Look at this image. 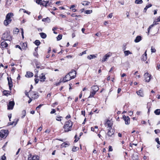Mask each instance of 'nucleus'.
<instances>
[{"label":"nucleus","instance_id":"47","mask_svg":"<svg viewBox=\"0 0 160 160\" xmlns=\"http://www.w3.org/2000/svg\"><path fill=\"white\" fill-rule=\"evenodd\" d=\"M154 132L155 134L158 135L159 133H160V129H157L154 130Z\"/></svg>","mask_w":160,"mask_h":160},{"label":"nucleus","instance_id":"14","mask_svg":"<svg viewBox=\"0 0 160 160\" xmlns=\"http://www.w3.org/2000/svg\"><path fill=\"white\" fill-rule=\"evenodd\" d=\"M7 80L8 82V85L9 86V88L10 91H11L12 90V88L13 87V84H12V79L10 78V81L9 80V78L7 77Z\"/></svg>","mask_w":160,"mask_h":160},{"label":"nucleus","instance_id":"26","mask_svg":"<svg viewBox=\"0 0 160 160\" xmlns=\"http://www.w3.org/2000/svg\"><path fill=\"white\" fill-rule=\"evenodd\" d=\"M39 34L42 38L44 39L47 37L46 34L44 32H40Z\"/></svg>","mask_w":160,"mask_h":160},{"label":"nucleus","instance_id":"39","mask_svg":"<svg viewBox=\"0 0 160 160\" xmlns=\"http://www.w3.org/2000/svg\"><path fill=\"white\" fill-rule=\"evenodd\" d=\"M156 24V23H155V21L153 22V23L150 25L149 27L148 28V33H149L150 31V28H151L154 25Z\"/></svg>","mask_w":160,"mask_h":160},{"label":"nucleus","instance_id":"16","mask_svg":"<svg viewBox=\"0 0 160 160\" xmlns=\"http://www.w3.org/2000/svg\"><path fill=\"white\" fill-rule=\"evenodd\" d=\"M39 78L40 79V81L42 82H44L46 79V77L44 73H42L40 75Z\"/></svg>","mask_w":160,"mask_h":160},{"label":"nucleus","instance_id":"35","mask_svg":"<svg viewBox=\"0 0 160 160\" xmlns=\"http://www.w3.org/2000/svg\"><path fill=\"white\" fill-rule=\"evenodd\" d=\"M79 149V148L78 147L73 146L72 147V152H75L78 150Z\"/></svg>","mask_w":160,"mask_h":160},{"label":"nucleus","instance_id":"1","mask_svg":"<svg viewBox=\"0 0 160 160\" xmlns=\"http://www.w3.org/2000/svg\"><path fill=\"white\" fill-rule=\"evenodd\" d=\"M76 71L75 70H72L66 75L64 77L62 81H61V82H68L71 80V79H74L76 77Z\"/></svg>","mask_w":160,"mask_h":160},{"label":"nucleus","instance_id":"42","mask_svg":"<svg viewBox=\"0 0 160 160\" xmlns=\"http://www.w3.org/2000/svg\"><path fill=\"white\" fill-rule=\"evenodd\" d=\"M71 16L72 17H81V15H76L75 13H73L71 15Z\"/></svg>","mask_w":160,"mask_h":160},{"label":"nucleus","instance_id":"10","mask_svg":"<svg viewBox=\"0 0 160 160\" xmlns=\"http://www.w3.org/2000/svg\"><path fill=\"white\" fill-rule=\"evenodd\" d=\"M20 45L21 46L22 51L23 50L25 51L28 48L27 42H21L20 43Z\"/></svg>","mask_w":160,"mask_h":160},{"label":"nucleus","instance_id":"5","mask_svg":"<svg viewBox=\"0 0 160 160\" xmlns=\"http://www.w3.org/2000/svg\"><path fill=\"white\" fill-rule=\"evenodd\" d=\"M113 124V122L111 120H110L106 119L104 120V125L105 127H107V128H108L112 129Z\"/></svg>","mask_w":160,"mask_h":160},{"label":"nucleus","instance_id":"4","mask_svg":"<svg viewBox=\"0 0 160 160\" xmlns=\"http://www.w3.org/2000/svg\"><path fill=\"white\" fill-rule=\"evenodd\" d=\"M13 14L11 12L8 13L5 19L3 22L5 26H7L12 21L11 17L13 16Z\"/></svg>","mask_w":160,"mask_h":160},{"label":"nucleus","instance_id":"30","mask_svg":"<svg viewBox=\"0 0 160 160\" xmlns=\"http://www.w3.org/2000/svg\"><path fill=\"white\" fill-rule=\"evenodd\" d=\"M90 3V2L87 1H83L82 2V5L85 6L88 5Z\"/></svg>","mask_w":160,"mask_h":160},{"label":"nucleus","instance_id":"43","mask_svg":"<svg viewBox=\"0 0 160 160\" xmlns=\"http://www.w3.org/2000/svg\"><path fill=\"white\" fill-rule=\"evenodd\" d=\"M42 129V125H41V126L39 127L37 130V132H40Z\"/></svg>","mask_w":160,"mask_h":160},{"label":"nucleus","instance_id":"15","mask_svg":"<svg viewBox=\"0 0 160 160\" xmlns=\"http://www.w3.org/2000/svg\"><path fill=\"white\" fill-rule=\"evenodd\" d=\"M112 55V53L110 52H108L104 56L102 59V62H104Z\"/></svg>","mask_w":160,"mask_h":160},{"label":"nucleus","instance_id":"54","mask_svg":"<svg viewBox=\"0 0 160 160\" xmlns=\"http://www.w3.org/2000/svg\"><path fill=\"white\" fill-rule=\"evenodd\" d=\"M151 52L152 53L155 52H156V50L152 46L151 47Z\"/></svg>","mask_w":160,"mask_h":160},{"label":"nucleus","instance_id":"40","mask_svg":"<svg viewBox=\"0 0 160 160\" xmlns=\"http://www.w3.org/2000/svg\"><path fill=\"white\" fill-rule=\"evenodd\" d=\"M35 65L36 68H39L40 67V66H41L40 63L38 62H35Z\"/></svg>","mask_w":160,"mask_h":160},{"label":"nucleus","instance_id":"48","mask_svg":"<svg viewBox=\"0 0 160 160\" xmlns=\"http://www.w3.org/2000/svg\"><path fill=\"white\" fill-rule=\"evenodd\" d=\"M33 55L36 58H38L39 55H38V52H33Z\"/></svg>","mask_w":160,"mask_h":160},{"label":"nucleus","instance_id":"27","mask_svg":"<svg viewBox=\"0 0 160 160\" xmlns=\"http://www.w3.org/2000/svg\"><path fill=\"white\" fill-rule=\"evenodd\" d=\"M141 40V37L140 36H137L136 39H135L134 41L136 42H139Z\"/></svg>","mask_w":160,"mask_h":160},{"label":"nucleus","instance_id":"50","mask_svg":"<svg viewBox=\"0 0 160 160\" xmlns=\"http://www.w3.org/2000/svg\"><path fill=\"white\" fill-rule=\"evenodd\" d=\"M62 117H57L56 118V119L57 121H61Z\"/></svg>","mask_w":160,"mask_h":160},{"label":"nucleus","instance_id":"3","mask_svg":"<svg viewBox=\"0 0 160 160\" xmlns=\"http://www.w3.org/2000/svg\"><path fill=\"white\" fill-rule=\"evenodd\" d=\"M1 38L4 41H11L12 38V37L10 35V31L9 30L6 31L2 35Z\"/></svg>","mask_w":160,"mask_h":160},{"label":"nucleus","instance_id":"29","mask_svg":"<svg viewBox=\"0 0 160 160\" xmlns=\"http://www.w3.org/2000/svg\"><path fill=\"white\" fill-rule=\"evenodd\" d=\"M133 160H138V156L137 154H133L132 157Z\"/></svg>","mask_w":160,"mask_h":160},{"label":"nucleus","instance_id":"59","mask_svg":"<svg viewBox=\"0 0 160 160\" xmlns=\"http://www.w3.org/2000/svg\"><path fill=\"white\" fill-rule=\"evenodd\" d=\"M43 105V104H40L38 106L36 107V110H38V109H40Z\"/></svg>","mask_w":160,"mask_h":160},{"label":"nucleus","instance_id":"25","mask_svg":"<svg viewBox=\"0 0 160 160\" xmlns=\"http://www.w3.org/2000/svg\"><path fill=\"white\" fill-rule=\"evenodd\" d=\"M97 55H88L87 57V58L88 59L90 60L93 58H94L97 57Z\"/></svg>","mask_w":160,"mask_h":160},{"label":"nucleus","instance_id":"36","mask_svg":"<svg viewBox=\"0 0 160 160\" xmlns=\"http://www.w3.org/2000/svg\"><path fill=\"white\" fill-rule=\"evenodd\" d=\"M32 160H40L38 156L36 155H33V156Z\"/></svg>","mask_w":160,"mask_h":160},{"label":"nucleus","instance_id":"55","mask_svg":"<svg viewBox=\"0 0 160 160\" xmlns=\"http://www.w3.org/2000/svg\"><path fill=\"white\" fill-rule=\"evenodd\" d=\"M5 154H4V155H3L2 156L1 158V160H6V157L5 156Z\"/></svg>","mask_w":160,"mask_h":160},{"label":"nucleus","instance_id":"33","mask_svg":"<svg viewBox=\"0 0 160 160\" xmlns=\"http://www.w3.org/2000/svg\"><path fill=\"white\" fill-rule=\"evenodd\" d=\"M134 75H135V78H140L139 73L138 71H136L134 72Z\"/></svg>","mask_w":160,"mask_h":160},{"label":"nucleus","instance_id":"51","mask_svg":"<svg viewBox=\"0 0 160 160\" xmlns=\"http://www.w3.org/2000/svg\"><path fill=\"white\" fill-rule=\"evenodd\" d=\"M18 121H19V119H17L16 120V121L12 122V123H11V124L12 125L14 123V125H15L17 124V122H18Z\"/></svg>","mask_w":160,"mask_h":160},{"label":"nucleus","instance_id":"34","mask_svg":"<svg viewBox=\"0 0 160 160\" xmlns=\"http://www.w3.org/2000/svg\"><path fill=\"white\" fill-rule=\"evenodd\" d=\"M152 104L151 102H148L147 104V108L148 110H150Z\"/></svg>","mask_w":160,"mask_h":160},{"label":"nucleus","instance_id":"18","mask_svg":"<svg viewBox=\"0 0 160 160\" xmlns=\"http://www.w3.org/2000/svg\"><path fill=\"white\" fill-rule=\"evenodd\" d=\"M147 51H146L142 55L141 59L143 61H145L147 60Z\"/></svg>","mask_w":160,"mask_h":160},{"label":"nucleus","instance_id":"64","mask_svg":"<svg viewBox=\"0 0 160 160\" xmlns=\"http://www.w3.org/2000/svg\"><path fill=\"white\" fill-rule=\"evenodd\" d=\"M112 16V13H110L107 16V18H111Z\"/></svg>","mask_w":160,"mask_h":160},{"label":"nucleus","instance_id":"31","mask_svg":"<svg viewBox=\"0 0 160 160\" xmlns=\"http://www.w3.org/2000/svg\"><path fill=\"white\" fill-rule=\"evenodd\" d=\"M42 21L44 22H47L48 23L50 21V19L48 17H47L46 18H43L42 19Z\"/></svg>","mask_w":160,"mask_h":160},{"label":"nucleus","instance_id":"63","mask_svg":"<svg viewBox=\"0 0 160 160\" xmlns=\"http://www.w3.org/2000/svg\"><path fill=\"white\" fill-rule=\"evenodd\" d=\"M28 97L29 98V100L28 101V103H30L32 101V100L33 99L32 98H31L30 97V96L28 95Z\"/></svg>","mask_w":160,"mask_h":160},{"label":"nucleus","instance_id":"9","mask_svg":"<svg viewBox=\"0 0 160 160\" xmlns=\"http://www.w3.org/2000/svg\"><path fill=\"white\" fill-rule=\"evenodd\" d=\"M144 77L145 82H149L152 78V75L148 72L144 74Z\"/></svg>","mask_w":160,"mask_h":160},{"label":"nucleus","instance_id":"53","mask_svg":"<svg viewBox=\"0 0 160 160\" xmlns=\"http://www.w3.org/2000/svg\"><path fill=\"white\" fill-rule=\"evenodd\" d=\"M77 135H76L74 137V138H75V140H74V142H78V141L79 140V138H77Z\"/></svg>","mask_w":160,"mask_h":160},{"label":"nucleus","instance_id":"13","mask_svg":"<svg viewBox=\"0 0 160 160\" xmlns=\"http://www.w3.org/2000/svg\"><path fill=\"white\" fill-rule=\"evenodd\" d=\"M15 103L14 101L9 102L8 104V110H12L13 109Z\"/></svg>","mask_w":160,"mask_h":160},{"label":"nucleus","instance_id":"60","mask_svg":"<svg viewBox=\"0 0 160 160\" xmlns=\"http://www.w3.org/2000/svg\"><path fill=\"white\" fill-rule=\"evenodd\" d=\"M22 10L23 11V12L24 13H28V11H27L25 9H22V8L20 9L19 10V11H21Z\"/></svg>","mask_w":160,"mask_h":160},{"label":"nucleus","instance_id":"38","mask_svg":"<svg viewBox=\"0 0 160 160\" xmlns=\"http://www.w3.org/2000/svg\"><path fill=\"white\" fill-rule=\"evenodd\" d=\"M135 3L137 4H140L143 3V1L142 0H136Z\"/></svg>","mask_w":160,"mask_h":160},{"label":"nucleus","instance_id":"49","mask_svg":"<svg viewBox=\"0 0 160 160\" xmlns=\"http://www.w3.org/2000/svg\"><path fill=\"white\" fill-rule=\"evenodd\" d=\"M92 10H87L85 11V13L86 14H89L92 12Z\"/></svg>","mask_w":160,"mask_h":160},{"label":"nucleus","instance_id":"11","mask_svg":"<svg viewBox=\"0 0 160 160\" xmlns=\"http://www.w3.org/2000/svg\"><path fill=\"white\" fill-rule=\"evenodd\" d=\"M122 118L125 122V123L126 124L128 125L130 123V118L128 116H126L123 115L122 116Z\"/></svg>","mask_w":160,"mask_h":160},{"label":"nucleus","instance_id":"12","mask_svg":"<svg viewBox=\"0 0 160 160\" xmlns=\"http://www.w3.org/2000/svg\"><path fill=\"white\" fill-rule=\"evenodd\" d=\"M1 46V48L3 50L5 48L7 49V48L8 46V44L5 41L1 42L0 44Z\"/></svg>","mask_w":160,"mask_h":160},{"label":"nucleus","instance_id":"62","mask_svg":"<svg viewBox=\"0 0 160 160\" xmlns=\"http://www.w3.org/2000/svg\"><path fill=\"white\" fill-rule=\"evenodd\" d=\"M113 150V149L112 148V147L111 146H109V149H108V151L109 152H112Z\"/></svg>","mask_w":160,"mask_h":160},{"label":"nucleus","instance_id":"7","mask_svg":"<svg viewBox=\"0 0 160 160\" xmlns=\"http://www.w3.org/2000/svg\"><path fill=\"white\" fill-rule=\"evenodd\" d=\"M8 130L2 129L0 131V137L2 138H5L8 134Z\"/></svg>","mask_w":160,"mask_h":160},{"label":"nucleus","instance_id":"46","mask_svg":"<svg viewBox=\"0 0 160 160\" xmlns=\"http://www.w3.org/2000/svg\"><path fill=\"white\" fill-rule=\"evenodd\" d=\"M124 54L125 55V56H128L129 54H130L131 53V52H130L129 51H125L124 52Z\"/></svg>","mask_w":160,"mask_h":160},{"label":"nucleus","instance_id":"2","mask_svg":"<svg viewBox=\"0 0 160 160\" xmlns=\"http://www.w3.org/2000/svg\"><path fill=\"white\" fill-rule=\"evenodd\" d=\"M73 122L71 120H69L65 122L63 127L64 131L65 132H68L72 129Z\"/></svg>","mask_w":160,"mask_h":160},{"label":"nucleus","instance_id":"6","mask_svg":"<svg viewBox=\"0 0 160 160\" xmlns=\"http://www.w3.org/2000/svg\"><path fill=\"white\" fill-rule=\"evenodd\" d=\"M29 92V96L31 98H32L33 99H35L38 98L39 97L38 92H36L32 91L31 90H30Z\"/></svg>","mask_w":160,"mask_h":160},{"label":"nucleus","instance_id":"57","mask_svg":"<svg viewBox=\"0 0 160 160\" xmlns=\"http://www.w3.org/2000/svg\"><path fill=\"white\" fill-rule=\"evenodd\" d=\"M155 141L159 145H160V142L159 141V139L158 138H157L155 139Z\"/></svg>","mask_w":160,"mask_h":160},{"label":"nucleus","instance_id":"37","mask_svg":"<svg viewBox=\"0 0 160 160\" xmlns=\"http://www.w3.org/2000/svg\"><path fill=\"white\" fill-rule=\"evenodd\" d=\"M34 44L37 46H39L41 43V42L39 40H36L34 42Z\"/></svg>","mask_w":160,"mask_h":160},{"label":"nucleus","instance_id":"17","mask_svg":"<svg viewBox=\"0 0 160 160\" xmlns=\"http://www.w3.org/2000/svg\"><path fill=\"white\" fill-rule=\"evenodd\" d=\"M137 94L139 96L143 97L144 96V93L143 89L141 88L139 90L136 92Z\"/></svg>","mask_w":160,"mask_h":160},{"label":"nucleus","instance_id":"56","mask_svg":"<svg viewBox=\"0 0 160 160\" xmlns=\"http://www.w3.org/2000/svg\"><path fill=\"white\" fill-rule=\"evenodd\" d=\"M154 113L156 115L160 114V111H154Z\"/></svg>","mask_w":160,"mask_h":160},{"label":"nucleus","instance_id":"52","mask_svg":"<svg viewBox=\"0 0 160 160\" xmlns=\"http://www.w3.org/2000/svg\"><path fill=\"white\" fill-rule=\"evenodd\" d=\"M19 32V30L18 28H16L13 31L14 33L15 34H17Z\"/></svg>","mask_w":160,"mask_h":160},{"label":"nucleus","instance_id":"28","mask_svg":"<svg viewBox=\"0 0 160 160\" xmlns=\"http://www.w3.org/2000/svg\"><path fill=\"white\" fill-rule=\"evenodd\" d=\"M69 145V143H68L66 142H64L62 143L61 145V147L62 148H66Z\"/></svg>","mask_w":160,"mask_h":160},{"label":"nucleus","instance_id":"23","mask_svg":"<svg viewBox=\"0 0 160 160\" xmlns=\"http://www.w3.org/2000/svg\"><path fill=\"white\" fill-rule=\"evenodd\" d=\"M11 93V91L9 92L6 90H4L3 91V93L4 95L8 96L9 95H11L10 93Z\"/></svg>","mask_w":160,"mask_h":160},{"label":"nucleus","instance_id":"45","mask_svg":"<svg viewBox=\"0 0 160 160\" xmlns=\"http://www.w3.org/2000/svg\"><path fill=\"white\" fill-rule=\"evenodd\" d=\"M62 35L61 34H59L58 35L57 37V40L59 41L62 39Z\"/></svg>","mask_w":160,"mask_h":160},{"label":"nucleus","instance_id":"24","mask_svg":"<svg viewBox=\"0 0 160 160\" xmlns=\"http://www.w3.org/2000/svg\"><path fill=\"white\" fill-rule=\"evenodd\" d=\"M96 92H97L93 91H92L91 90V91L90 92V95L88 98L94 97V95H95Z\"/></svg>","mask_w":160,"mask_h":160},{"label":"nucleus","instance_id":"44","mask_svg":"<svg viewBox=\"0 0 160 160\" xmlns=\"http://www.w3.org/2000/svg\"><path fill=\"white\" fill-rule=\"evenodd\" d=\"M99 111L97 112V111H93V112L91 111V112L88 114L89 115H92V114H94V113H95L96 114H97L98 113Z\"/></svg>","mask_w":160,"mask_h":160},{"label":"nucleus","instance_id":"8","mask_svg":"<svg viewBox=\"0 0 160 160\" xmlns=\"http://www.w3.org/2000/svg\"><path fill=\"white\" fill-rule=\"evenodd\" d=\"M41 5L45 7L50 6L52 4L51 0H41Z\"/></svg>","mask_w":160,"mask_h":160},{"label":"nucleus","instance_id":"20","mask_svg":"<svg viewBox=\"0 0 160 160\" xmlns=\"http://www.w3.org/2000/svg\"><path fill=\"white\" fill-rule=\"evenodd\" d=\"M91 90L96 92H97L99 90V88L97 85H94L91 87Z\"/></svg>","mask_w":160,"mask_h":160},{"label":"nucleus","instance_id":"58","mask_svg":"<svg viewBox=\"0 0 160 160\" xmlns=\"http://www.w3.org/2000/svg\"><path fill=\"white\" fill-rule=\"evenodd\" d=\"M15 48H18L19 49H20L21 50V51H22L21 48V46L20 45H20H16L15 46Z\"/></svg>","mask_w":160,"mask_h":160},{"label":"nucleus","instance_id":"21","mask_svg":"<svg viewBox=\"0 0 160 160\" xmlns=\"http://www.w3.org/2000/svg\"><path fill=\"white\" fill-rule=\"evenodd\" d=\"M33 75V73L30 72H27L25 76L27 78H31L32 77Z\"/></svg>","mask_w":160,"mask_h":160},{"label":"nucleus","instance_id":"32","mask_svg":"<svg viewBox=\"0 0 160 160\" xmlns=\"http://www.w3.org/2000/svg\"><path fill=\"white\" fill-rule=\"evenodd\" d=\"M26 111H22L21 113V118H23L26 115Z\"/></svg>","mask_w":160,"mask_h":160},{"label":"nucleus","instance_id":"22","mask_svg":"<svg viewBox=\"0 0 160 160\" xmlns=\"http://www.w3.org/2000/svg\"><path fill=\"white\" fill-rule=\"evenodd\" d=\"M12 3L11 0H7L5 7L6 8H8L9 6Z\"/></svg>","mask_w":160,"mask_h":160},{"label":"nucleus","instance_id":"41","mask_svg":"<svg viewBox=\"0 0 160 160\" xmlns=\"http://www.w3.org/2000/svg\"><path fill=\"white\" fill-rule=\"evenodd\" d=\"M33 156L31 154H30L28 155V160H32Z\"/></svg>","mask_w":160,"mask_h":160},{"label":"nucleus","instance_id":"61","mask_svg":"<svg viewBox=\"0 0 160 160\" xmlns=\"http://www.w3.org/2000/svg\"><path fill=\"white\" fill-rule=\"evenodd\" d=\"M71 118V115L69 114H68L65 117V118H66V119L68 120L69 118Z\"/></svg>","mask_w":160,"mask_h":160},{"label":"nucleus","instance_id":"19","mask_svg":"<svg viewBox=\"0 0 160 160\" xmlns=\"http://www.w3.org/2000/svg\"><path fill=\"white\" fill-rule=\"evenodd\" d=\"M114 131L112 129L108 128V135L109 137H111L114 134Z\"/></svg>","mask_w":160,"mask_h":160}]
</instances>
